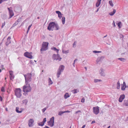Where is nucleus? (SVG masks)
Listing matches in <instances>:
<instances>
[{
    "label": "nucleus",
    "mask_w": 128,
    "mask_h": 128,
    "mask_svg": "<svg viewBox=\"0 0 128 128\" xmlns=\"http://www.w3.org/2000/svg\"><path fill=\"white\" fill-rule=\"evenodd\" d=\"M24 76L25 78V84L23 86V91L25 93H26L30 92L32 90L30 84H28L31 80L32 74L31 73H28Z\"/></svg>",
    "instance_id": "nucleus-1"
},
{
    "label": "nucleus",
    "mask_w": 128,
    "mask_h": 128,
    "mask_svg": "<svg viewBox=\"0 0 128 128\" xmlns=\"http://www.w3.org/2000/svg\"><path fill=\"white\" fill-rule=\"evenodd\" d=\"M59 28L57 24H55L54 22H52L50 23L48 26V29L49 30H53L54 29L58 30Z\"/></svg>",
    "instance_id": "nucleus-2"
},
{
    "label": "nucleus",
    "mask_w": 128,
    "mask_h": 128,
    "mask_svg": "<svg viewBox=\"0 0 128 128\" xmlns=\"http://www.w3.org/2000/svg\"><path fill=\"white\" fill-rule=\"evenodd\" d=\"M15 95L18 98H20L22 96L21 90L20 88H16L14 90Z\"/></svg>",
    "instance_id": "nucleus-3"
},
{
    "label": "nucleus",
    "mask_w": 128,
    "mask_h": 128,
    "mask_svg": "<svg viewBox=\"0 0 128 128\" xmlns=\"http://www.w3.org/2000/svg\"><path fill=\"white\" fill-rule=\"evenodd\" d=\"M48 42H44L42 44V48L40 50L41 51L46 50L48 49Z\"/></svg>",
    "instance_id": "nucleus-4"
},
{
    "label": "nucleus",
    "mask_w": 128,
    "mask_h": 128,
    "mask_svg": "<svg viewBox=\"0 0 128 128\" xmlns=\"http://www.w3.org/2000/svg\"><path fill=\"white\" fill-rule=\"evenodd\" d=\"M48 125L50 127H52L54 125V118L52 117L50 119V120L48 122Z\"/></svg>",
    "instance_id": "nucleus-5"
},
{
    "label": "nucleus",
    "mask_w": 128,
    "mask_h": 128,
    "mask_svg": "<svg viewBox=\"0 0 128 128\" xmlns=\"http://www.w3.org/2000/svg\"><path fill=\"white\" fill-rule=\"evenodd\" d=\"M8 9L9 11L10 15L9 18H10L14 15V14L12 10V7H10L9 8H8Z\"/></svg>",
    "instance_id": "nucleus-6"
},
{
    "label": "nucleus",
    "mask_w": 128,
    "mask_h": 128,
    "mask_svg": "<svg viewBox=\"0 0 128 128\" xmlns=\"http://www.w3.org/2000/svg\"><path fill=\"white\" fill-rule=\"evenodd\" d=\"M32 53H29L28 52H26L24 54V55L27 58L30 59H32L33 58V56L32 55Z\"/></svg>",
    "instance_id": "nucleus-7"
},
{
    "label": "nucleus",
    "mask_w": 128,
    "mask_h": 128,
    "mask_svg": "<svg viewBox=\"0 0 128 128\" xmlns=\"http://www.w3.org/2000/svg\"><path fill=\"white\" fill-rule=\"evenodd\" d=\"M93 109V112L96 114H97L99 113V107L98 106L94 107Z\"/></svg>",
    "instance_id": "nucleus-8"
},
{
    "label": "nucleus",
    "mask_w": 128,
    "mask_h": 128,
    "mask_svg": "<svg viewBox=\"0 0 128 128\" xmlns=\"http://www.w3.org/2000/svg\"><path fill=\"white\" fill-rule=\"evenodd\" d=\"M52 58L54 60H58L59 61L61 60L62 58L60 57L59 55L58 54H57V55L54 54L52 56Z\"/></svg>",
    "instance_id": "nucleus-9"
},
{
    "label": "nucleus",
    "mask_w": 128,
    "mask_h": 128,
    "mask_svg": "<svg viewBox=\"0 0 128 128\" xmlns=\"http://www.w3.org/2000/svg\"><path fill=\"white\" fill-rule=\"evenodd\" d=\"M34 122V120L32 119H30L28 121V126L30 127H31L33 126Z\"/></svg>",
    "instance_id": "nucleus-10"
},
{
    "label": "nucleus",
    "mask_w": 128,
    "mask_h": 128,
    "mask_svg": "<svg viewBox=\"0 0 128 128\" xmlns=\"http://www.w3.org/2000/svg\"><path fill=\"white\" fill-rule=\"evenodd\" d=\"M126 87V84L125 82H124L123 84H121V90H124Z\"/></svg>",
    "instance_id": "nucleus-11"
},
{
    "label": "nucleus",
    "mask_w": 128,
    "mask_h": 128,
    "mask_svg": "<svg viewBox=\"0 0 128 128\" xmlns=\"http://www.w3.org/2000/svg\"><path fill=\"white\" fill-rule=\"evenodd\" d=\"M46 121V118H44L43 121L42 122L38 123V125L39 126H43L44 125L45 122Z\"/></svg>",
    "instance_id": "nucleus-12"
},
{
    "label": "nucleus",
    "mask_w": 128,
    "mask_h": 128,
    "mask_svg": "<svg viewBox=\"0 0 128 128\" xmlns=\"http://www.w3.org/2000/svg\"><path fill=\"white\" fill-rule=\"evenodd\" d=\"M125 96L124 94H122L120 96L119 98V101L120 102H122L123 100L125 98Z\"/></svg>",
    "instance_id": "nucleus-13"
},
{
    "label": "nucleus",
    "mask_w": 128,
    "mask_h": 128,
    "mask_svg": "<svg viewBox=\"0 0 128 128\" xmlns=\"http://www.w3.org/2000/svg\"><path fill=\"white\" fill-rule=\"evenodd\" d=\"M56 12L58 14V17L60 19L62 16V14L60 11H56Z\"/></svg>",
    "instance_id": "nucleus-14"
},
{
    "label": "nucleus",
    "mask_w": 128,
    "mask_h": 128,
    "mask_svg": "<svg viewBox=\"0 0 128 128\" xmlns=\"http://www.w3.org/2000/svg\"><path fill=\"white\" fill-rule=\"evenodd\" d=\"M104 58V57L103 56H102L100 57H98L96 60V62H98L102 60Z\"/></svg>",
    "instance_id": "nucleus-15"
},
{
    "label": "nucleus",
    "mask_w": 128,
    "mask_h": 128,
    "mask_svg": "<svg viewBox=\"0 0 128 128\" xmlns=\"http://www.w3.org/2000/svg\"><path fill=\"white\" fill-rule=\"evenodd\" d=\"M101 0H97V2L96 4V7H98L99 6L100 4Z\"/></svg>",
    "instance_id": "nucleus-16"
},
{
    "label": "nucleus",
    "mask_w": 128,
    "mask_h": 128,
    "mask_svg": "<svg viewBox=\"0 0 128 128\" xmlns=\"http://www.w3.org/2000/svg\"><path fill=\"white\" fill-rule=\"evenodd\" d=\"M64 66L62 65L60 66L58 70H60V71L62 72L64 69Z\"/></svg>",
    "instance_id": "nucleus-17"
},
{
    "label": "nucleus",
    "mask_w": 128,
    "mask_h": 128,
    "mask_svg": "<svg viewBox=\"0 0 128 128\" xmlns=\"http://www.w3.org/2000/svg\"><path fill=\"white\" fill-rule=\"evenodd\" d=\"M120 82L119 81H118L117 82V84L116 85V88L118 89H119L120 88Z\"/></svg>",
    "instance_id": "nucleus-18"
},
{
    "label": "nucleus",
    "mask_w": 128,
    "mask_h": 128,
    "mask_svg": "<svg viewBox=\"0 0 128 128\" xmlns=\"http://www.w3.org/2000/svg\"><path fill=\"white\" fill-rule=\"evenodd\" d=\"M10 39L11 38L10 36H9L8 37L7 40V42H6L7 44H8L11 42L10 41Z\"/></svg>",
    "instance_id": "nucleus-19"
},
{
    "label": "nucleus",
    "mask_w": 128,
    "mask_h": 128,
    "mask_svg": "<svg viewBox=\"0 0 128 128\" xmlns=\"http://www.w3.org/2000/svg\"><path fill=\"white\" fill-rule=\"evenodd\" d=\"M116 10L114 9L113 12H110L109 14L111 16H113L116 13Z\"/></svg>",
    "instance_id": "nucleus-20"
},
{
    "label": "nucleus",
    "mask_w": 128,
    "mask_h": 128,
    "mask_svg": "<svg viewBox=\"0 0 128 128\" xmlns=\"http://www.w3.org/2000/svg\"><path fill=\"white\" fill-rule=\"evenodd\" d=\"M69 97V95L68 93H66L64 95V98L65 99H66Z\"/></svg>",
    "instance_id": "nucleus-21"
},
{
    "label": "nucleus",
    "mask_w": 128,
    "mask_h": 128,
    "mask_svg": "<svg viewBox=\"0 0 128 128\" xmlns=\"http://www.w3.org/2000/svg\"><path fill=\"white\" fill-rule=\"evenodd\" d=\"M51 49L52 50H53L54 51H56V52L58 53V51L59 50L57 49L56 48L53 47L52 48H51Z\"/></svg>",
    "instance_id": "nucleus-22"
},
{
    "label": "nucleus",
    "mask_w": 128,
    "mask_h": 128,
    "mask_svg": "<svg viewBox=\"0 0 128 128\" xmlns=\"http://www.w3.org/2000/svg\"><path fill=\"white\" fill-rule=\"evenodd\" d=\"M19 108L18 107H16V112L18 113H20L22 112V110L19 111L18 110Z\"/></svg>",
    "instance_id": "nucleus-23"
},
{
    "label": "nucleus",
    "mask_w": 128,
    "mask_h": 128,
    "mask_svg": "<svg viewBox=\"0 0 128 128\" xmlns=\"http://www.w3.org/2000/svg\"><path fill=\"white\" fill-rule=\"evenodd\" d=\"M61 71H60V70H58V72L57 74V76L58 78H59L60 77V74L61 73Z\"/></svg>",
    "instance_id": "nucleus-24"
},
{
    "label": "nucleus",
    "mask_w": 128,
    "mask_h": 128,
    "mask_svg": "<svg viewBox=\"0 0 128 128\" xmlns=\"http://www.w3.org/2000/svg\"><path fill=\"white\" fill-rule=\"evenodd\" d=\"M62 21L63 24H64L65 22V18L64 17H62Z\"/></svg>",
    "instance_id": "nucleus-25"
},
{
    "label": "nucleus",
    "mask_w": 128,
    "mask_h": 128,
    "mask_svg": "<svg viewBox=\"0 0 128 128\" xmlns=\"http://www.w3.org/2000/svg\"><path fill=\"white\" fill-rule=\"evenodd\" d=\"M103 71V70L102 69H101L100 70V74L102 76H103L104 75V73Z\"/></svg>",
    "instance_id": "nucleus-26"
},
{
    "label": "nucleus",
    "mask_w": 128,
    "mask_h": 128,
    "mask_svg": "<svg viewBox=\"0 0 128 128\" xmlns=\"http://www.w3.org/2000/svg\"><path fill=\"white\" fill-rule=\"evenodd\" d=\"M109 3L110 5L112 7L114 6V4H113L112 1V0H110L109 2Z\"/></svg>",
    "instance_id": "nucleus-27"
},
{
    "label": "nucleus",
    "mask_w": 128,
    "mask_h": 128,
    "mask_svg": "<svg viewBox=\"0 0 128 128\" xmlns=\"http://www.w3.org/2000/svg\"><path fill=\"white\" fill-rule=\"evenodd\" d=\"M22 102L23 104L26 105L28 102L27 100L26 99L24 100H23Z\"/></svg>",
    "instance_id": "nucleus-28"
},
{
    "label": "nucleus",
    "mask_w": 128,
    "mask_h": 128,
    "mask_svg": "<svg viewBox=\"0 0 128 128\" xmlns=\"http://www.w3.org/2000/svg\"><path fill=\"white\" fill-rule=\"evenodd\" d=\"M118 25L120 28H121V25H122L121 23L120 22H119L117 24Z\"/></svg>",
    "instance_id": "nucleus-29"
},
{
    "label": "nucleus",
    "mask_w": 128,
    "mask_h": 128,
    "mask_svg": "<svg viewBox=\"0 0 128 128\" xmlns=\"http://www.w3.org/2000/svg\"><path fill=\"white\" fill-rule=\"evenodd\" d=\"M49 84H52L53 83L51 78H49Z\"/></svg>",
    "instance_id": "nucleus-30"
},
{
    "label": "nucleus",
    "mask_w": 128,
    "mask_h": 128,
    "mask_svg": "<svg viewBox=\"0 0 128 128\" xmlns=\"http://www.w3.org/2000/svg\"><path fill=\"white\" fill-rule=\"evenodd\" d=\"M4 88V86H2L1 88V90L2 92H5Z\"/></svg>",
    "instance_id": "nucleus-31"
},
{
    "label": "nucleus",
    "mask_w": 128,
    "mask_h": 128,
    "mask_svg": "<svg viewBox=\"0 0 128 128\" xmlns=\"http://www.w3.org/2000/svg\"><path fill=\"white\" fill-rule=\"evenodd\" d=\"M10 78L11 80H12L14 78V76L13 75L10 76Z\"/></svg>",
    "instance_id": "nucleus-32"
},
{
    "label": "nucleus",
    "mask_w": 128,
    "mask_h": 128,
    "mask_svg": "<svg viewBox=\"0 0 128 128\" xmlns=\"http://www.w3.org/2000/svg\"><path fill=\"white\" fill-rule=\"evenodd\" d=\"M9 73L10 74V76L13 75V72L12 71H10Z\"/></svg>",
    "instance_id": "nucleus-33"
},
{
    "label": "nucleus",
    "mask_w": 128,
    "mask_h": 128,
    "mask_svg": "<svg viewBox=\"0 0 128 128\" xmlns=\"http://www.w3.org/2000/svg\"><path fill=\"white\" fill-rule=\"evenodd\" d=\"M72 92L74 94H75L77 92V90H74L72 91Z\"/></svg>",
    "instance_id": "nucleus-34"
},
{
    "label": "nucleus",
    "mask_w": 128,
    "mask_h": 128,
    "mask_svg": "<svg viewBox=\"0 0 128 128\" xmlns=\"http://www.w3.org/2000/svg\"><path fill=\"white\" fill-rule=\"evenodd\" d=\"M118 59L120 60L121 61H124L125 60L124 58H119Z\"/></svg>",
    "instance_id": "nucleus-35"
},
{
    "label": "nucleus",
    "mask_w": 128,
    "mask_h": 128,
    "mask_svg": "<svg viewBox=\"0 0 128 128\" xmlns=\"http://www.w3.org/2000/svg\"><path fill=\"white\" fill-rule=\"evenodd\" d=\"M46 108H44L42 110V111L43 112H44L46 110Z\"/></svg>",
    "instance_id": "nucleus-36"
},
{
    "label": "nucleus",
    "mask_w": 128,
    "mask_h": 128,
    "mask_svg": "<svg viewBox=\"0 0 128 128\" xmlns=\"http://www.w3.org/2000/svg\"><path fill=\"white\" fill-rule=\"evenodd\" d=\"M124 104L126 106H128V102H125L124 103Z\"/></svg>",
    "instance_id": "nucleus-37"
},
{
    "label": "nucleus",
    "mask_w": 128,
    "mask_h": 128,
    "mask_svg": "<svg viewBox=\"0 0 128 128\" xmlns=\"http://www.w3.org/2000/svg\"><path fill=\"white\" fill-rule=\"evenodd\" d=\"M85 99L84 98H83L81 100V102H84Z\"/></svg>",
    "instance_id": "nucleus-38"
},
{
    "label": "nucleus",
    "mask_w": 128,
    "mask_h": 128,
    "mask_svg": "<svg viewBox=\"0 0 128 128\" xmlns=\"http://www.w3.org/2000/svg\"><path fill=\"white\" fill-rule=\"evenodd\" d=\"M93 52L94 53H100L101 52L100 51H94Z\"/></svg>",
    "instance_id": "nucleus-39"
},
{
    "label": "nucleus",
    "mask_w": 128,
    "mask_h": 128,
    "mask_svg": "<svg viewBox=\"0 0 128 128\" xmlns=\"http://www.w3.org/2000/svg\"><path fill=\"white\" fill-rule=\"evenodd\" d=\"M68 50L65 51L64 52V53H65V54L68 53Z\"/></svg>",
    "instance_id": "nucleus-40"
},
{
    "label": "nucleus",
    "mask_w": 128,
    "mask_h": 128,
    "mask_svg": "<svg viewBox=\"0 0 128 128\" xmlns=\"http://www.w3.org/2000/svg\"><path fill=\"white\" fill-rule=\"evenodd\" d=\"M100 80H94V82H97L98 81L100 82Z\"/></svg>",
    "instance_id": "nucleus-41"
},
{
    "label": "nucleus",
    "mask_w": 128,
    "mask_h": 128,
    "mask_svg": "<svg viewBox=\"0 0 128 128\" xmlns=\"http://www.w3.org/2000/svg\"><path fill=\"white\" fill-rule=\"evenodd\" d=\"M32 26V24H31V25H30V26H28V30H30V28L31 26Z\"/></svg>",
    "instance_id": "nucleus-42"
},
{
    "label": "nucleus",
    "mask_w": 128,
    "mask_h": 128,
    "mask_svg": "<svg viewBox=\"0 0 128 128\" xmlns=\"http://www.w3.org/2000/svg\"><path fill=\"white\" fill-rule=\"evenodd\" d=\"M78 60L77 59H76L75 60H74V63H73V66H74V64H75V62L76 61V60Z\"/></svg>",
    "instance_id": "nucleus-43"
},
{
    "label": "nucleus",
    "mask_w": 128,
    "mask_h": 128,
    "mask_svg": "<svg viewBox=\"0 0 128 128\" xmlns=\"http://www.w3.org/2000/svg\"><path fill=\"white\" fill-rule=\"evenodd\" d=\"M112 24H113V25L114 26V27L116 26V25H115V23L114 22V21H113V22L112 23Z\"/></svg>",
    "instance_id": "nucleus-44"
},
{
    "label": "nucleus",
    "mask_w": 128,
    "mask_h": 128,
    "mask_svg": "<svg viewBox=\"0 0 128 128\" xmlns=\"http://www.w3.org/2000/svg\"><path fill=\"white\" fill-rule=\"evenodd\" d=\"M81 112V111L80 110H78V111L76 112V114H77V113H78V112Z\"/></svg>",
    "instance_id": "nucleus-45"
},
{
    "label": "nucleus",
    "mask_w": 128,
    "mask_h": 128,
    "mask_svg": "<svg viewBox=\"0 0 128 128\" xmlns=\"http://www.w3.org/2000/svg\"><path fill=\"white\" fill-rule=\"evenodd\" d=\"M0 100L1 101H2V97L1 96H0Z\"/></svg>",
    "instance_id": "nucleus-46"
},
{
    "label": "nucleus",
    "mask_w": 128,
    "mask_h": 128,
    "mask_svg": "<svg viewBox=\"0 0 128 128\" xmlns=\"http://www.w3.org/2000/svg\"><path fill=\"white\" fill-rule=\"evenodd\" d=\"M96 122L95 121H92L91 123V124H93L94 123H95Z\"/></svg>",
    "instance_id": "nucleus-47"
},
{
    "label": "nucleus",
    "mask_w": 128,
    "mask_h": 128,
    "mask_svg": "<svg viewBox=\"0 0 128 128\" xmlns=\"http://www.w3.org/2000/svg\"><path fill=\"white\" fill-rule=\"evenodd\" d=\"M44 128H50L48 127L47 126H45L44 127Z\"/></svg>",
    "instance_id": "nucleus-48"
},
{
    "label": "nucleus",
    "mask_w": 128,
    "mask_h": 128,
    "mask_svg": "<svg viewBox=\"0 0 128 128\" xmlns=\"http://www.w3.org/2000/svg\"><path fill=\"white\" fill-rule=\"evenodd\" d=\"M85 125H83L82 126V128H84L85 127Z\"/></svg>",
    "instance_id": "nucleus-49"
},
{
    "label": "nucleus",
    "mask_w": 128,
    "mask_h": 128,
    "mask_svg": "<svg viewBox=\"0 0 128 128\" xmlns=\"http://www.w3.org/2000/svg\"><path fill=\"white\" fill-rule=\"evenodd\" d=\"M4 24H2V28L4 26Z\"/></svg>",
    "instance_id": "nucleus-50"
},
{
    "label": "nucleus",
    "mask_w": 128,
    "mask_h": 128,
    "mask_svg": "<svg viewBox=\"0 0 128 128\" xmlns=\"http://www.w3.org/2000/svg\"><path fill=\"white\" fill-rule=\"evenodd\" d=\"M6 110L7 111H8V109H7V108H6Z\"/></svg>",
    "instance_id": "nucleus-51"
},
{
    "label": "nucleus",
    "mask_w": 128,
    "mask_h": 128,
    "mask_svg": "<svg viewBox=\"0 0 128 128\" xmlns=\"http://www.w3.org/2000/svg\"><path fill=\"white\" fill-rule=\"evenodd\" d=\"M98 10H99V9H98H98H97V10H96V12H98Z\"/></svg>",
    "instance_id": "nucleus-52"
},
{
    "label": "nucleus",
    "mask_w": 128,
    "mask_h": 128,
    "mask_svg": "<svg viewBox=\"0 0 128 128\" xmlns=\"http://www.w3.org/2000/svg\"><path fill=\"white\" fill-rule=\"evenodd\" d=\"M75 42L73 44V46L75 45L76 44Z\"/></svg>",
    "instance_id": "nucleus-53"
},
{
    "label": "nucleus",
    "mask_w": 128,
    "mask_h": 128,
    "mask_svg": "<svg viewBox=\"0 0 128 128\" xmlns=\"http://www.w3.org/2000/svg\"><path fill=\"white\" fill-rule=\"evenodd\" d=\"M107 36V35H106V36H104V38H105V37H106Z\"/></svg>",
    "instance_id": "nucleus-54"
},
{
    "label": "nucleus",
    "mask_w": 128,
    "mask_h": 128,
    "mask_svg": "<svg viewBox=\"0 0 128 128\" xmlns=\"http://www.w3.org/2000/svg\"><path fill=\"white\" fill-rule=\"evenodd\" d=\"M110 126L107 128H110Z\"/></svg>",
    "instance_id": "nucleus-55"
},
{
    "label": "nucleus",
    "mask_w": 128,
    "mask_h": 128,
    "mask_svg": "<svg viewBox=\"0 0 128 128\" xmlns=\"http://www.w3.org/2000/svg\"><path fill=\"white\" fill-rule=\"evenodd\" d=\"M2 72V70L1 69H0V72Z\"/></svg>",
    "instance_id": "nucleus-56"
},
{
    "label": "nucleus",
    "mask_w": 128,
    "mask_h": 128,
    "mask_svg": "<svg viewBox=\"0 0 128 128\" xmlns=\"http://www.w3.org/2000/svg\"><path fill=\"white\" fill-rule=\"evenodd\" d=\"M29 30H28L27 31V32L28 33V32Z\"/></svg>",
    "instance_id": "nucleus-57"
},
{
    "label": "nucleus",
    "mask_w": 128,
    "mask_h": 128,
    "mask_svg": "<svg viewBox=\"0 0 128 128\" xmlns=\"http://www.w3.org/2000/svg\"><path fill=\"white\" fill-rule=\"evenodd\" d=\"M14 24H13V25L14 26H15V25H14Z\"/></svg>",
    "instance_id": "nucleus-58"
},
{
    "label": "nucleus",
    "mask_w": 128,
    "mask_h": 128,
    "mask_svg": "<svg viewBox=\"0 0 128 128\" xmlns=\"http://www.w3.org/2000/svg\"><path fill=\"white\" fill-rule=\"evenodd\" d=\"M38 19L39 18V17H38Z\"/></svg>",
    "instance_id": "nucleus-59"
},
{
    "label": "nucleus",
    "mask_w": 128,
    "mask_h": 128,
    "mask_svg": "<svg viewBox=\"0 0 128 128\" xmlns=\"http://www.w3.org/2000/svg\"><path fill=\"white\" fill-rule=\"evenodd\" d=\"M5 80H6V78H5Z\"/></svg>",
    "instance_id": "nucleus-60"
},
{
    "label": "nucleus",
    "mask_w": 128,
    "mask_h": 128,
    "mask_svg": "<svg viewBox=\"0 0 128 128\" xmlns=\"http://www.w3.org/2000/svg\"><path fill=\"white\" fill-rule=\"evenodd\" d=\"M43 71H44V70H42V72H43Z\"/></svg>",
    "instance_id": "nucleus-61"
},
{
    "label": "nucleus",
    "mask_w": 128,
    "mask_h": 128,
    "mask_svg": "<svg viewBox=\"0 0 128 128\" xmlns=\"http://www.w3.org/2000/svg\"><path fill=\"white\" fill-rule=\"evenodd\" d=\"M85 68L86 69V68Z\"/></svg>",
    "instance_id": "nucleus-62"
}]
</instances>
